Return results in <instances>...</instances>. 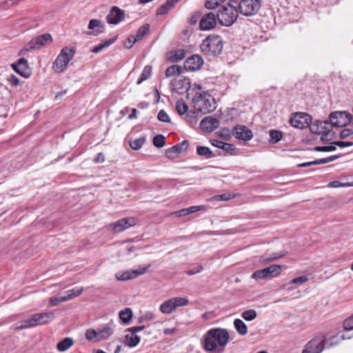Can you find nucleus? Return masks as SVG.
Wrapping results in <instances>:
<instances>
[{"label": "nucleus", "instance_id": "nucleus-42", "mask_svg": "<svg viewBox=\"0 0 353 353\" xmlns=\"http://www.w3.org/2000/svg\"><path fill=\"white\" fill-rule=\"evenodd\" d=\"M185 55V51L184 50H177L172 56H170V59L172 62H178L184 59Z\"/></svg>", "mask_w": 353, "mask_h": 353}, {"label": "nucleus", "instance_id": "nucleus-54", "mask_svg": "<svg viewBox=\"0 0 353 353\" xmlns=\"http://www.w3.org/2000/svg\"><path fill=\"white\" fill-rule=\"evenodd\" d=\"M343 328L345 330H353V315L350 318L345 319L343 322Z\"/></svg>", "mask_w": 353, "mask_h": 353}, {"label": "nucleus", "instance_id": "nucleus-31", "mask_svg": "<svg viewBox=\"0 0 353 353\" xmlns=\"http://www.w3.org/2000/svg\"><path fill=\"white\" fill-rule=\"evenodd\" d=\"M234 325L236 332L242 336L248 333V327L246 324L241 319H236L234 321Z\"/></svg>", "mask_w": 353, "mask_h": 353}, {"label": "nucleus", "instance_id": "nucleus-16", "mask_svg": "<svg viewBox=\"0 0 353 353\" xmlns=\"http://www.w3.org/2000/svg\"><path fill=\"white\" fill-rule=\"evenodd\" d=\"M217 14L210 12L203 16L199 22L201 30H209L214 28L216 25Z\"/></svg>", "mask_w": 353, "mask_h": 353}, {"label": "nucleus", "instance_id": "nucleus-4", "mask_svg": "<svg viewBox=\"0 0 353 353\" xmlns=\"http://www.w3.org/2000/svg\"><path fill=\"white\" fill-rule=\"evenodd\" d=\"M54 317L53 312L37 313L30 316L28 318L20 321V325L17 326L18 329H26L43 324H46L52 321Z\"/></svg>", "mask_w": 353, "mask_h": 353}, {"label": "nucleus", "instance_id": "nucleus-40", "mask_svg": "<svg viewBox=\"0 0 353 353\" xmlns=\"http://www.w3.org/2000/svg\"><path fill=\"white\" fill-rule=\"evenodd\" d=\"M185 117V121L190 125L196 124L197 123V113L196 111H190L186 112Z\"/></svg>", "mask_w": 353, "mask_h": 353}, {"label": "nucleus", "instance_id": "nucleus-38", "mask_svg": "<svg viewBox=\"0 0 353 353\" xmlns=\"http://www.w3.org/2000/svg\"><path fill=\"white\" fill-rule=\"evenodd\" d=\"M188 105L183 99L176 101V110L180 115L186 114L188 111Z\"/></svg>", "mask_w": 353, "mask_h": 353}, {"label": "nucleus", "instance_id": "nucleus-25", "mask_svg": "<svg viewBox=\"0 0 353 353\" xmlns=\"http://www.w3.org/2000/svg\"><path fill=\"white\" fill-rule=\"evenodd\" d=\"M141 338L136 334H127L124 336V344L129 347H136L140 342Z\"/></svg>", "mask_w": 353, "mask_h": 353}, {"label": "nucleus", "instance_id": "nucleus-7", "mask_svg": "<svg viewBox=\"0 0 353 353\" xmlns=\"http://www.w3.org/2000/svg\"><path fill=\"white\" fill-rule=\"evenodd\" d=\"M52 42V37L50 34L46 33L33 38L19 52V54L34 50H39L47 43Z\"/></svg>", "mask_w": 353, "mask_h": 353}, {"label": "nucleus", "instance_id": "nucleus-30", "mask_svg": "<svg viewBox=\"0 0 353 353\" xmlns=\"http://www.w3.org/2000/svg\"><path fill=\"white\" fill-rule=\"evenodd\" d=\"M183 68L180 65H173L168 67L165 70V77L167 78L179 75L182 72Z\"/></svg>", "mask_w": 353, "mask_h": 353}, {"label": "nucleus", "instance_id": "nucleus-11", "mask_svg": "<svg viewBox=\"0 0 353 353\" xmlns=\"http://www.w3.org/2000/svg\"><path fill=\"white\" fill-rule=\"evenodd\" d=\"M331 124L334 127H344L352 121V115L345 111H336L330 114Z\"/></svg>", "mask_w": 353, "mask_h": 353}, {"label": "nucleus", "instance_id": "nucleus-8", "mask_svg": "<svg viewBox=\"0 0 353 353\" xmlns=\"http://www.w3.org/2000/svg\"><path fill=\"white\" fill-rule=\"evenodd\" d=\"M261 6V0H239L237 9L242 15L252 17L259 12Z\"/></svg>", "mask_w": 353, "mask_h": 353}, {"label": "nucleus", "instance_id": "nucleus-3", "mask_svg": "<svg viewBox=\"0 0 353 353\" xmlns=\"http://www.w3.org/2000/svg\"><path fill=\"white\" fill-rule=\"evenodd\" d=\"M223 41L219 35H210L203 40L200 48L201 52L208 56L215 57L223 50Z\"/></svg>", "mask_w": 353, "mask_h": 353}, {"label": "nucleus", "instance_id": "nucleus-61", "mask_svg": "<svg viewBox=\"0 0 353 353\" xmlns=\"http://www.w3.org/2000/svg\"><path fill=\"white\" fill-rule=\"evenodd\" d=\"M145 326L142 325V326H134V327H128L127 328L126 331L127 332H129L132 334H136L143 330L145 329Z\"/></svg>", "mask_w": 353, "mask_h": 353}, {"label": "nucleus", "instance_id": "nucleus-29", "mask_svg": "<svg viewBox=\"0 0 353 353\" xmlns=\"http://www.w3.org/2000/svg\"><path fill=\"white\" fill-rule=\"evenodd\" d=\"M175 310L172 299L164 301L160 305V311L163 314H170Z\"/></svg>", "mask_w": 353, "mask_h": 353}, {"label": "nucleus", "instance_id": "nucleus-13", "mask_svg": "<svg viewBox=\"0 0 353 353\" xmlns=\"http://www.w3.org/2000/svg\"><path fill=\"white\" fill-rule=\"evenodd\" d=\"M83 292V288H74L65 292V295L61 296H52L50 298V303L52 306L57 305L61 302H65L79 296Z\"/></svg>", "mask_w": 353, "mask_h": 353}, {"label": "nucleus", "instance_id": "nucleus-64", "mask_svg": "<svg viewBox=\"0 0 353 353\" xmlns=\"http://www.w3.org/2000/svg\"><path fill=\"white\" fill-rule=\"evenodd\" d=\"M200 15L199 13L193 14L191 17L189 19V23L191 25H195L199 20Z\"/></svg>", "mask_w": 353, "mask_h": 353}, {"label": "nucleus", "instance_id": "nucleus-33", "mask_svg": "<svg viewBox=\"0 0 353 353\" xmlns=\"http://www.w3.org/2000/svg\"><path fill=\"white\" fill-rule=\"evenodd\" d=\"M132 317V312L130 308H125L119 312V318L123 323H128Z\"/></svg>", "mask_w": 353, "mask_h": 353}, {"label": "nucleus", "instance_id": "nucleus-45", "mask_svg": "<svg viewBox=\"0 0 353 353\" xmlns=\"http://www.w3.org/2000/svg\"><path fill=\"white\" fill-rule=\"evenodd\" d=\"M153 144L159 148L163 147L165 145V137L162 134L156 135L153 138Z\"/></svg>", "mask_w": 353, "mask_h": 353}, {"label": "nucleus", "instance_id": "nucleus-27", "mask_svg": "<svg viewBox=\"0 0 353 353\" xmlns=\"http://www.w3.org/2000/svg\"><path fill=\"white\" fill-rule=\"evenodd\" d=\"M73 343V339L70 337H67L57 343V349L59 352H65L68 350L70 347H72Z\"/></svg>", "mask_w": 353, "mask_h": 353}, {"label": "nucleus", "instance_id": "nucleus-24", "mask_svg": "<svg viewBox=\"0 0 353 353\" xmlns=\"http://www.w3.org/2000/svg\"><path fill=\"white\" fill-rule=\"evenodd\" d=\"M188 148V141L185 140L181 143L176 144V145L168 148L165 152V154L167 157H170L171 154H172V153L180 154L183 152L186 151Z\"/></svg>", "mask_w": 353, "mask_h": 353}, {"label": "nucleus", "instance_id": "nucleus-56", "mask_svg": "<svg viewBox=\"0 0 353 353\" xmlns=\"http://www.w3.org/2000/svg\"><path fill=\"white\" fill-rule=\"evenodd\" d=\"M154 315L152 312H146L140 319L139 322L150 321L154 319Z\"/></svg>", "mask_w": 353, "mask_h": 353}, {"label": "nucleus", "instance_id": "nucleus-32", "mask_svg": "<svg viewBox=\"0 0 353 353\" xmlns=\"http://www.w3.org/2000/svg\"><path fill=\"white\" fill-rule=\"evenodd\" d=\"M320 125H321V129L323 131L322 133H321V141H324L325 139L329 136V134H330V130H331V127L332 126V125L331 124L330 121L328 122L326 121H321V123H320Z\"/></svg>", "mask_w": 353, "mask_h": 353}, {"label": "nucleus", "instance_id": "nucleus-49", "mask_svg": "<svg viewBox=\"0 0 353 353\" xmlns=\"http://www.w3.org/2000/svg\"><path fill=\"white\" fill-rule=\"evenodd\" d=\"M353 186V183H341L339 181H333L328 183L327 187L331 188H336L340 187Z\"/></svg>", "mask_w": 353, "mask_h": 353}, {"label": "nucleus", "instance_id": "nucleus-50", "mask_svg": "<svg viewBox=\"0 0 353 353\" xmlns=\"http://www.w3.org/2000/svg\"><path fill=\"white\" fill-rule=\"evenodd\" d=\"M225 1V0H206L205 7L208 9H214L223 3Z\"/></svg>", "mask_w": 353, "mask_h": 353}, {"label": "nucleus", "instance_id": "nucleus-51", "mask_svg": "<svg viewBox=\"0 0 353 353\" xmlns=\"http://www.w3.org/2000/svg\"><path fill=\"white\" fill-rule=\"evenodd\" d=\"M172 300L174 305L175 309L177 307L185 306L188 303V300L187 299L183 298V297L172 298Z\"/></svg>", "mask_w": 353, "mask_h": 353}, {"label": "nucleus", "instance_id": "nucleus-36", "mask_svg": "<svg viewBox=\"0 0 353 353\" xmlns=\"http://www.w3.org/2000/svg\"><path fill=\"white\" fill-rule=\"evenodd\" d=\"M145 142V137H140L134 140L130 141V145L132 150H139Z\"/></svg>", "mask_w": 353, "mask_h": 353}, {"label": "nucleus", "instance_id": "nucleus-9", "mask_svg": "<svg viewBox=\"0 0 353 353\" xmlns=\"http://www.w3.org/2000/svg\"><path fill=\"white\" fill-rule=\"evenodd\" d=\"M171 85L172 90L179 94H183L184 92H187L188 97L190 94H193L196 88L198 90H201V86L198 84H194V87L191 88L190 79L186 77L180 79H174L171 82Z\"/></svg>", "mask_w": 353, "mask_h": 353}, {"label": "nucleus", "instance_id": "nucleus-15", "mask_svg": "<svg viewBox=\"0 0 353 353\" xmlns=\"http://www.w3.org/2000/svg\"><path fill=\"white\" fill-rule=\"evenodd\" d=\"M124 10L117 6H113L106 17V21L109 24L117 25L125 19Z\"/></svg>", "mask_w": 353, "mask_h": 353}, {"label": "nucleus", "instance_id": "nucleus-39", "mask_svg": "<svg viewBox=\"0 0 353 353\" xmlns=\"http://www.w3.org/2000/svg\"><path fill=\"white\" fill-rule=\"evenodd\" d=\"M149 30H150L149 24H145V25L140 27L138 29L137 34L134 37L135 41H139V40H141L145 35H146L149 32Z\"/></svg>", "mask_w": 353, "mask_h": 353}, {"label": "nucleus", "instance_id": "nucleus-12", "mask_svg": "<svg viewBox=\"0 0 353 353\" xmlns=\"http://www.w3.org/2000/svg\"><path fill=\"white\" fill-rule=\"evenodd\" d=\"M312 121V117L305 112H296L294 116L290 119V125L296 128L304 129L310 125Z\"/></svg>", "mask_w": 353, "mask_h": 353}, {"label": "nucleus", "instance_id": "nucleus-34", "mask_svg": "<svg viewBox=\"0 0 353 353\" xmlns=\"http://www.w3.org/2000/svg\"><path fill=\"white\" fill-rule=\"evenodd\" d=\"M196 153L198 155L210 159L214 157L212 150L205 146H198L196 148Z\"/></svg>", "mask_w": 353, "mask_h": 353}, {"label": "nucleus", "instance_id": "nucleus-43", "mask_svg": "<svg viewBox=\"0 0 353 353\" xmlns=\"http://www.w3.org/2000/svg\"><path fill=\"white\" fill-rule=\"evenodd\" d=\"M232 198H234V195H232L230 193H224L222 194H217L212 196L210 198V201H228Z\"/></svg>", "mask_w": 353, "mask_h": 353}, {"label": "nucleus", "instance_id": "nucleus-47", "mask_svg": "<svg viewBox=\"0 0 353 353\" xmlns=\"http://www.w3.org/2000/svg\"><path fill=\"white\" fill-rule=\"evenodd\" d=\"M320 123H321V121L316 120L309 125L311 132L316 134H321V133H322L323 131L321 129V125H320Z\"/></svg>", "mask_w": 353, "mask_h": 353}, {"label": "nucleus", "instance_id": "nucleus-10", "mask_svg": "<svg viewBox=\"0 0 353 353\" xmlns=\"http://www.w3.org/2000/svg\"><path fill=\"white\" fill-rule=\"evenodd\" d=\"M282 270V267L279 265H272L265 268L256 270L252 274L254 279H272L279 276Z\"/></svg>", "mask_w": 353, "mask_h": 353}, {"label": "nucleus", "instance_id": "nucleus-18", "mask_svg": "<svg viewBox=\"0 0 353 353\" xmlns=\"http://www.w3.org/2000/svg\"><path fill=\"white\" fill-rule=\"evenodd\" d=\"M203 63L201 57L194 54L188 58L184 62V68L188 71H195L201 68Z\"/></svg>", "mask_w": 353, "mask_h": 353}, {"label": "nucleus", "instance_id": "nucleus-46", "mask_svg": "<svg viewBox=\"0 0 353 353\" xmlns=\"http://www.w3.org/2000/svg\"><path fill=\"white\" fill-rule=\"evenodd\" d=\"M256 316H257V314L254 310H245L241 314V316L245 321H252L256 317Z\"/></svg>", "mask_w": 353, "mask_h": 353}, {"label": "nucleus", "instance_id": "nucleus-22", "mask_svg": "<svg viewBox=\"0 0 353 353\" xmlns=\"http://www.w3.org/2000/svg\"><path fill=\"white\" fill-rule=\"evenodd\" d=\"M323 345L324 341L314 339L307 344L306 348L302 353H321L323 350Z\"/></svg>", "mask_w": 353, "mask_h": 353}, {"label": "nucleus", "instance_id": "nucleus-58", "mask_svg": "<svg viewBox=\"0 0 353 353\" xmlns=\"http://www.w3.org/2000/svg\"><path fill=\"white\" fill-rule=\"evenodd\" d=\"M221 149L225 152H231L235 150V147L233 144L223 142Z\"/></svg>", "mask_w": 353, "mask_h": 353}, {"label": "nucleus", "instance_id": "nucleus-44", "mask_svg": "<svg viewBox=\"0 0 353 353\" xmlns=\"http://www.w3.org/2000/svg\"><path fill=\"white\" fill-rule=\"evenodd\" d=\"M85 338L89 341L98 342V332L94 329H88L85 332Z\"/></svg>", "mask_w": 353, "mask_h": 353}, {"label": "nucleus", "instance_id": "nucleus-1", "mask_svg": "<svg viewBox=\"0 0 353 353\" xmlns=\"http://www.w3.org/2000/svg\"><path fill=\"white\" fill-rule=\"evenodd\" d=\"M229 341L230 334L226 329L212 328L205 334L202 344L209 353H223Z\"/></svg>", "mask_w": 353, "mask_h": 353}, {"label": "nucleus", "instance_id": "nucleus-62", "mask_svg": "<svg viewBox=\"0 0 353 353\" xmlns=\"http://www.w3.org/2000/svg\"><path fill=\"white\" fill-rule=\"evenodd\" d=\"M137 41H135L134 37H129L128 41L125 43V48L127 49L131 48Z\"/></svg>", "mask_w": 353, "mask_h": 353}, {"label": "nucleus", "instance_id": "nucleus-23", "mask_svg": "<svg viewBox=\"0 0 353 353\" xmlns=\"http://www.w3.org/2000/svg\"><path fill=\"white\" fill-rule=\"evenodd\" d=\"M88 28L90 30H94L97 28H98L93 32H88V34H93L94 36H97L104 32V25L99 19H93L90 20Z\"/></svg>", "mask_w": 353, "mask_h": 353}, {"label": "nucleus", "instance_id": "nucleus-48", "mask_svg": "<svg viewBox=\"0 0 353 353\" xmlns=\"http://www.w3.org/2000/svg\"><path fill=\"white\" fill-rule=\"evenodd\" d=\"M321 341H324V347L330 348L334 345H336L339 343V340L338 339L337 336H333L330 337L327 341H325V339H322Z\"/></svg>", "mask_w": 353, "mask_h": 353}, {"label": "nucleus", "instance_id": "nucleus-35", "mask_svg": "<svg viewBox=\"0 0 353 353\" xmlns=\"http://www.w3.org/2000/svg\"><path fill=\"white\" fill-rule=\"evenodd\" d=\"M113 334V329L110 326H107L103 329L98 331V341H102L108 339Z\"/></svg>", "mask_w": 353, "mask_h": 353}, {"label": "nucleus", "instance_id": "nucleus-5", "mask_svg": "<svg viewBox=\"0 0 353 353\" xmlns=\"http://www.w3.org/2000/svg\"><path fill=\"white\" fill-rule=\"evenodd\" d=\"M76 52L74 48L65 47L62 48L59 55L52 63V69L57 73H61L65 69L69 62L73 59Z\"/></svg>", "mask_w": 353, "mask_h": 353}, {"label": "nucleus", "instance_id": "nucleus-53", "mask_svg": "<svg viewBox=\"0 0 353 353\" xmlns=\"http://www.w3.org/2000/svg\"><path fill=\"white\" fill-rule=\"evenodd\" d=\"M314 150L317 152H331L336 150V147L333 144L327 146H316L314 148Z\"/></svg>", "mask_w": 353, "mask_h": 353}, {"label": "nucleus", "instance_id": "nucleus-60", "mask_svg": "<svg viewBox=\"0 0 353 353\" xmlns=\"http://www.w3.org/2000/svg\"><path fill=\"white\" fill-rule=\"evenodd\" d=\"M352 134H353V130L352 129L345 128V129H343L341 132L339 137L342 139H346L348 137H350V135H352Z\"/></svg>", "mask_w": 353, "mask_h": 353}, {"label": "nucleus", "instance_id": "nucleus-19", "mask_svg": "<svg viewBox=\"0 0 353 353\" xmlns=\"http://www.w3.org/2000/svg\"><path fill=\"white\" fill-rule=\"evenodd\" d=\"M219 123L217 119L206 117L201 120L200 128L205 132H211L219 127Z\"/></svg>", "mask_w": 353, "mask_h": 353}, {"label": "nucleus", "instance_id": "nucleus-21", "mask_svg": "<svg viewBox=\"0 0 353 353\" xmlns=\"http://www.w3.org/2000/svg\"><path fill=\"white\" fill-rule=\"evenodd\" d=\"M234 137L239 140L250 141L252 137V132L245 125H237L234 128Z\"/></svg>", "mask_w": 353, "mask_h": 353}, {"label": "nucleus", "instance_id": "nucleus-59", "mask_svg": "<svg viewBox=\"0 0 353 353\" xmlns=\"http://www.w3.org/2000/svg\"><path fill=\"white\" fill-rule=\"evenodd\" d=\"M332 144L334 145L335 147H336V145H337L340 148H344V147L352 146L353 142L337 141L332 142Z\"/></svg>", "mask_w": 353, "mask_h": 353}, {"label": "nucleus", "instance_id": "nucleus-2", "mask_svg": "<svg viewBox=\"0 0 353 353\" xmlns=\"http://www.w3.org/2000/svg\"><path fill=\"white\" fill-rule=\"evenodd\" d=\"M192 101L195 110L202 114L212 112L216 109L214 99L205 92L195 91L193 94Z\"/></svg>", "mask_w": 353, "mask_h": 353}, {"label": "nucleus", "instance_id": "nucleus-37", "mask_svg": "<svg viewBox=\"0 0 353 353\" xmlns=\"http://www.w3.org/2000/svg\"><path fill=\"white\" fill-rule=\"evenodd\" d=\"M151 72H152V66L150 65H145L141 74V76L139 78L138 81H137V84H141L143 81H145L146 79H148L150 75H151Z\"/></svg>", "mask_w": 353, "mask_h": 353}, {"label": "nucleus", "instance_id": "nucleus-28", "mask_svg": "<svg viewBox=\"0 0 353 353\" xmlns=\"http://www.w3.org/2000/svg\"><path fill=\"white\" fill-rule=\"evenodd\" d=\"M117 37H115L114 38H111V39H109L102 41L99 45L95 46L92 48V52L94 53H98V52H101L104 48H108V46H110V45L114 43L115 42V41L117 40Z\"/></svg>", "mask_w": 353, "mask_h": 353}, {"label": "nucleus", "instance_id": "nucleus-52", "mask_svg": "<svg viewBox=\"0 0 353 353\" xmlns=\"http://www.w3.org/2000/svg\"><path fill=\"white\" fill-rule=\"evenodd\" d=\"M157 119L159 121L164 122V123H170V119L167 112L161 110L159 112L157 115Z\"/></svg>", "mask_w": 353, "mask_h": 353}, {"label": "nucleus", "instance_id": "nucleus-14", "mask_svg": "<svg viewBox=\"0 0 353 353\" xmlns=\"http://www.w3.org/2000/svg\"><path fill=\"white\" fill-rule=\"evenodd\" d=\"M150 267V265H148L145 266L140 265L137 270H128L121 274H117L116 275V277L119 281H126L129 279H132L138 277L140 275L145 274Z\"/></svg>", "mask_w": 353, "mask_h": 353}, {"label": "nucleus", "instance_id": "nucleus-26", "mask_svg": "<svg viewBox=\"0 0 353 353\" xmlns=\"http://www.w3.org/2000/svg\"><path fill=\"white\" fill-rule=\"evenodd\" d=\"M179 1V0H166V2L158 8L157 14L161 15L168 13Z\"/></svg>", "mask_w": 353, "mask_h": 353}, {"label": "nucleus", "instance_id": "nucleus-63", "mask_svg": "<svg viewBox=\"0 0 353 353\" xmlns=\"http://www.w3.org/2000/svg\"><path fill=\"white\" fill-rule=\"evenodd\" d=\"M203 270V267L201 265H197L195 268L191 269L187 272L188 275H193L196 273H199Z\"/></svg>", "mask_w": 353, "mask_h": 353}, {"label": "nucleus", "instance_id": "nucleus-20", "mask_svg": "<svg viewBox=\"0 0 353 353\" xmlns=\"http://www.w3.org/2000/svg\"><path fill=\"white\" fill-rule=\"evenodd\" d=\"M136 224V219L133 217L121 219L112 224L113 230L120 232Z\"/></svg>", "mask_w": 353, "mask_h": 353}, {"label": "nucleus", "instance_id": "nucleus-41", "mask_svg": "<svg viewBox=\"0 0 353 353\" xmlns=\"http://www.w3.org/2000/svg\"><path fill=\"white\" fill-rule=\"evenodd\" d=\"M270 142L272 143H278L283 137V134L281 131L276 130H271L270 131Z\"/></svg>", "mask_w": 353, "mask_h": 353}, {"label": "nucleus", "instance_id": "nucleus-17", "mask_svg": "<svg viewBox=\"0 0 353 353\" xmlns=\"http://www.w3.org/2000/svg\"><path fill=\"white\" fill-rule=\"evenodd\" d=\"M12 69L21 76L28 78L31 74V70L28 64V61L21 58L19 59L17 63L11 65Z\"/></svg>", "mask_w": 353, "mask_h": 353}, {"label": "nucleus", "instance_id": "nucleus-55", "mask_svg": "<svg viewBox=\"0 0 353 353\" xmlns=\"http://www.w3.org/2000/svg\"><path fill=\"white\" fill-rule=\"evenodd\" d=\"M7 80L9 82V83L12 86H17L20 84L19 79L14 74H10L7 78Z\"/></svg>", "mask_w": 353, "mask_h": 353}, {"label": "nucleus", "instance_id": "nucleus-57", "mask_svg": "<svg viewBox=\"0 0 353 353\" xmlns=\"http://www.w3.org/2000/svg\"><path fill=\"white\" fill-rule=\"evenodd\" d=\"M308 281V278L306 276H301L299 277H296L293 279L291 281V283L295 284V285H301Z\"/></svg>", "mask_w": 353, "mask_h": 353}, {"label": "nucleus", "instance_id": "nucleus-6", "mask_svg": "<svg viewBox=\"0 0 353 353\" xmlns=\"http://www.w3.org/2000/svg\"><path fill=\"white\" fill-rule=\"evenodd\" d=\"M238 13L236 7L229 3L223 6L216 14L217 19L221 25L230 26L236 21Z\"/></svg>", "mask_w": 353, "mask_h": 353}]
</instances>
